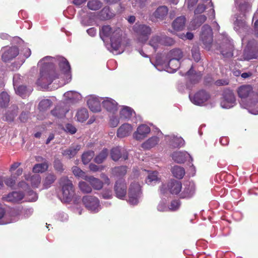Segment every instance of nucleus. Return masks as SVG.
<instances>
[{"mask_svg": "<svg viewBox=\"0 0 258 258\" xmlns=\"http://www.w3.org/2000/svg\"><path fill=\"white\" fill-rule=\"evenodd\" d=\"M80 149V145H75L71 146L69 149L63 150L62 154L63 156H66L69 158H72Z\"/></svg>", "mask_w": 258, "mask_h": 258, "instance_id": "nucleus-34", "label": "nucleus"}, {"mask_svg": "<svg viewBox=\"0 0 258 258\" xmlns=\"http://www.w3.org/2000/svg\"><path fill=\"white\" fill-rule=\"evenodd\" d=\"M103 107L110 113H115L118 109V104L113 99L109 97L104 98L102 101Z\"/></svg>", "mask_w": 258, "mask_h": 258, "instance_id": "nucleus-18", "label": "nucleus"}, {"mask_svg": "<svg viewBox=\"0 0 258 258\" xmlns=\"http://www.w3.org/2000/svg\"><path fill=\"white\" fill-rule=\"evenodd\" d=\"M142 195L140 185L137 182L132 183L128 189V203L132 205H137L140 202Z\"/></svg>", "mask_w": 258, "mask_h": 258, "instance_id": "nucleus-7", "label": "nucleus"}, {"mask_svg": "<svg viewBox=\"0 0 258 258\" xmlns=\"http://www.w3.org/2000/svg\"><path fill=\"white\" fill-rule=\"evenodd\" d=\"M30 180L32 187H38L40 183L41 178L39 175L36 174L31 176Z\"/></svg>", "mask_w": 258, "mask_h": 258, "instance_id": "nucleus-55", "label": "nucleus"}, {"mask_svg": "<svg viewBox=\"0 0 258 258\" xmlns=\"http://www.w3.org/2000/svg\"><path fill=\"white\" fill-rule=\"evenodd\" d=\"M56 179L54 174L49 173L47 174L43 180V186L45 188H49Z\"/></svg>", "mask_w": 258, "mask_h": 258, "instance_id": "nucleus-43", "label": "nucleus"}, {"mask_svg": "<svg viewBox=\"0 0 258 258\" xmlns=\"http://www.w3.org/2000/svg\"><path fill=\"white\" fill-rule=\"evenodd\" d=\"M114 15L108 7H104L100 12V17L101 19L106 20L111 18Z\"/></svg>", "mask_w": 258, "mask_h": 258, "instance_id": "nucleus-45", "label": "nucleus"}, {"mask_svg": "<svg viewBox=\"0 0 258 258\" xmlns=\"http://www.w3.org/2000/svg\"><path fill=\"white\" fill-rule=\"evenodd\" d=\"M236 104V98L232 91L227 90V109L231 108Z\"/></svg>", "mask_w": 258, "mask_h": 258, "instance_id": "nucleus-41", "label": "nucleus"}, {"mask_svg": "<svg viewBox=\"0 0 258 258\" xmlns=\"http://www.w3.org/2000/svg\"><path fill=\"white\" fill-rule=\"evenodd\" d=\"M18 107L17 106L13 105L9 108L5 116L6 120L8 121H12L14 118L16 116L18 113Z\"/></svg>", "mask_w": 258, "mask_h": 258, "instance_id": "nucleus-35", "label": "nucleus"}, {"mask_svg": "<svg viewBox=\"0 0 258 258\" xmlns=\"http://www.w3.org/2000/svg\"><path fill=\"white\" fill-rule=\"evenodd\" d=\"M27 196L29 202H35L38 199L37 194L31 190L27 191Z\"/></svg>", "mask_w": 258, "mask_h": 258, "instance_id": "nucleus-61", "label": "nucleus"}, {"mask_svg": "<svg viewBox=\"0 0 258 258\" xmlns=\"http://www.w3.org/2000/svg\"><path fill=\"white\" fill-rule=\"evenodd\" d=\"M59 184L61 190V200L66 203L71 201L75 195L72 181L67 176H63L60 178Z\"/></svg>", "mask_w": 258, "mask_h": 258, "instance_id": "nucleus-4", "label": "nucleus"}, {"mask_svg": "<svg viewBox=\"0 0 258 258\" xmlns=\"http://www.w3.org/2000/svg\"><path fill=\"white\" fill-rule=\"evenodd\" d=\"M213 33L211 26L204 25L200 34V40L203 43L205 48L209 50L213 42Z\"/></svg>", "mask_w": 258, "mask_h": 258, "instance_id": "nucleus-6", "label": "nucleus"}, {"mask_svg": "<svg viewBox=\"0 0 258 258\" xmlns=\"http://www.w3.org/2000/svg\"><path fill=\"white\" fill-rule=\"evenodd\" d=\"M72 170L74 174L76 177L82 178L85 180V178L88 177V176L86 175L85 173L77 166L73 167Z\"/></svg>", "mask_w": 258, "mask_h": 258, "instance_id": "nucleus-56", "label": "nucleus"}, {"mask_svg": "<svg viewBox=\"0 0 258 258\" xmlns=\"http://www.w3.org/2000/svg\"><path fill=\"white\" fill-rule=\"evenodd\" d=\"M160 139L157 136H153L145 142L142 145L141 147L145 150H149L155 147L159 142Z\"/></svg>", "mask_w": 258, "mask_h": 258, "instance_id": "nucleus-29", "label": "nucleus"}, {"mask_svg": "<svg viewBox=\"0 0 258 258\" xmlns=\"http://www.w3.org/2000/svg\"><path fill=\"white\" fill-rule=\"evenodd\" d=\"M20 219V212L16 209L7 211L0 203V224L5 225L15 222Z\"/></svg>", "mask_w": 258, "mask_h": 258, "instance_id": "nucleus-5", "label": "nucleus"}, {"mask_svg": "<svg viewBox=\"0 0 258 258\" xmlns=\"http://www.w3.org/2000/svg\"><path fill=\"white\" fill-rule=\"evenodd\" d=\"M3 51L2 58L5 62L12 60L19 54L18 49L16 47H5L3 48Z\"/></svg>", "mask_w": 258, "mask_h": 258, "instance_id": "nucleus-16", "label": "nucleus"}, {"mask_svg": "<svg viewBox=\"0 0 258 258\" xmlns=\"http://www.w3.org/2000/svg\"><path fill=\"white\" fill-rule=\"evenodd\" d=\"M108 154V150L106 149H104L98 155L95 157L94 161L98 164L102 163L107 157Z\"/></svg>", "mask_w": 258, "mask_h": 258, "instance_id": "nucleus-48", "label": "nucleus"}, {"mask_svg": "<svg viewBox=\"0 0 258 258\" xmlns=\"http://www.w3.org/2000/svg\"><path fill=\"white\" fill-rule=\"evenodd\" d=\"M48 169V164L46 162L42 163L36 164L33 168V171L34 173H42L45 172Z\"/></svg>", "mask_w": 258, "mask_h": 258, "instance_id": "nucleus-47", "label": "nucleus"}, {"mask_svg": "<svg viewBox=\"0 0 258 258\" xmlns=\"http://www.w3.org/2000/svg\"><path fill=\"white\" fill-rule=\"evenodd\" d=\"M151 132L150 126L146 124L139 125L133 133V138L137 141H141L146 138Z\"/></svg>", "mask_w": 258, "mask_h": 258, "instance_id": "nucleus-15", "label": "nucleus"}, {"mask_svg": "<svg viewBox=\"0 0 258 258\" xmlns=\"http://www.w3.org/2000/svg\"><path fill=\"white\" fill-rule=\"evenodd\" d=\"M85 180L89 182L91 187L94 189L100 190L103 187V182L99 179L93 176H88V177L85 178Z\"/></svg>", "mask_w": 258, "mask_h": 258, "instance_id": "nucleus-32", "label": "nucleus"}, {"mask_svg": "<svg viewBox=\"0 0 258 258\" xmlns=\"http://www.w3.org/2000/svg\"><path fill=\"white\" fill-rule=\"evenodd\" d=\"M207 20V16L205 15H195L193 19L190 21L189 26L190 29L196 30L202 25Z\"/></svg>", "mask_w": 258, "mask_h": 258, "instance_id": "nucleus-24", "label": "nucleus"}, {"mask_svg": "<svg viewBox=\"0 0 258 258\" xmlns=\"http://www.w3.org/2000/svg\"><path fill=\"white\" fill-rule=\"evenodd\" d=\"M10 101V96L6 92H3L0 94V106L6 107L8 105Z\"/></svg>", "mask_w": 258, "mask_h": 258, "instance_id": "nucleus-46", "label": "nucleus"}, {"mask_svg": "<svg viewBox=\"0 0 258 258\" xmlns=\"http://www.w3.org/2000/svg\"><path fill=\"white\" fill-rule=\"evenodd\" d=\"M180 205V203L178 200H174L168 206L169 211H175L179 209Z\"/></svg>", "mask_w": 258, "mask_h": 258, "instance_id": "nucleus-59", "label": "nucleus"}, {"mask_svg": "<svg viewBox=\"0 0 258 258\" xmlns=\"http://www.w3.org/2000/svg\"><path fill=\"white\" fill-rule=\"evenodd\" d=\"M24 197V194L21 191H13L8 195H4L2 200L4 202H11L13 203H19Z\"/></svg>", "mask_w": 258, "mask_h": 258, "instance_id": "nucleus-17", "label": "nucleus"}, {"mask_svg": "<svg viewBox=\"0 0 258 258\" xmlns=\"http://www.w3.org/2000/svg\"><path fill=\"white\" fill-rule=\"evenodd\" d=\"M14 89L16 94L21 96L23 98L29 95L33 90L32 88L30 87L27 88L26 86L22 85H19Z\"/></svg>", "mask_w": 258, "mask_h": 258, "instance_id": "nucleus-33", "label": "nucleus"}, {"mask_svg": "<svg viewBox=\"0 0 258 258\" xmlns=\"http://www.w3.org/2000/svg\"><path fill=\"white\" fill-rule=\"evenodd\" d=\"M113 172L114 174H115L117 176H120L124 175L126 172V168L125 166H120L115 167Z\"/></svg>", "mask_w": 258, "mask_h": 258, "instance_id": "nucleus-58", "label": "nucleus"}, {"mask_svg": "<svg viewBox=\"0 0 258 258\" xmlns=\"http://www.w3.org/2000/svg\"><path fill=\"white\" fill-rule=\"evenodd\" d=\"M104 98L94 95H91L87 97L88 107L93 112H99L101 110L102 101Z\"/></svg>", "mask_w": 258, "mask_h": 258, "instance_id": "nucleus-12", "label": "nucleus"}, {"mask_svg": "<svg viewBox=\"0 0 258 258\" xmlns=\"http://www.w3.org/2000/svg\"><path fill=\"white\" fill-rule=\"evenodd\" d=\"M64 131L71 134H74L77 131L76 128L72 124L68 123L64 128Z\"/></svg>", "mask_w": 258, "mask_h": 258, "instance_id": "nucleus-63", "label": "nucleus"}, {"mask_svg": "<svg viewBox=\"0 0 258 258\" xmlns=\"http://www.w3.org/2000/svg\"><path fill=\"white\" fill-rule=\"evenodd\" d=\"M133 8L137 11L144 8L147 4L148 0H131Z\"/></svg>", "mask_w": 258, "mask_h": 258, "instance_id": "nucleus-42", "label": "nucleus"}, {"mask_svg": "<svg viewBox=\"0 0 258 258\" xmlns=\"http://www.w3.org/2000/svg\"><path fill=\"white\" fill-rule=\"evenodd\" d=\"M5 184L10 187H12L15 184V178L14 177H5Z\"/></svg>", "mask_w": 258, "mask_h": 258, "instance_id": "nucleus-64", "label": "nucleus"}, {"mask_svg": "<svg viewBox=\"0 0 258 258\" xmlns=\"http://www.w3.org/2000/svg\"><path fill=\"white\" fill-rule=\"evenodd\" d=\"M165 140L170 146L173 148L182 147L184 144V141L182 138L174 135L166 136Z\"/></svg>", "mask_w": 258, "mask_h": 258, "instance_id": "nucleus-20", "label": "nucleus"}, {"mask_svg": "<svg viewBox=\"0 0 258 258\" xmlns=\"http://www.w3.org/2000/svg\"><path fill=\"white\" fill-rule=\"evenodd\" d=\"M183 56L182 51L180 49L176 48L170 50L166 57L180 60L183 57Z\"/></svg>", "mask_w": 258, "mask_h": 258, "instance_id": "nucleus-39", "label": "nucleus"}, {"mask_svg": "<svg viewBox=\"0 0 258 258\" xmlns=\"http://www.w3.org/2000/svg\"><path fill=\"white\" fill-rule=\"evenodd\" d=\"M133 131V126L128 123L121 125L117 129L116 136L119 138H124L130 136Z\"/></svg>", "mask_w": 258, "mask_h": 258, "instance_id": "nucleus-19", "label": "nucleus"}, {"mask_svg": "<svg viewBox=\"0 0 258 258\" xmlns=\"http://www.w3.org/2000/svg\"><path fill=\"white\" fill-rule=\"evenodd\" d=\"M186 22V18L184 16H180L176 18L172 23L173 29L177 31L182 30Z\"/></svg>", "mask_w": 258, "mask_h": 258, "instance_id": "nucleus-31", "label": "nucleus"}, {"mask_svg": "<svg viewBox=\"0 0 258 258\" xmlns=\"http://www.w3.org/2000/svg\"><path fill=\"white\" fill-rule=\"evenodd\" d=\"M161 36L159 35L153 36L149 41V45L152 47L155 50L162 45Z\"/></svg>", "mask_w": 258, "mask_h": 258, "instance_id": "nucleus-38", "label": "nucleus"}, {"mask_svg": "<svg viewBox=\"0 0 258 258\" xmlns=\"http://www.w3.org/2000/svg\"><path fill=\"white\" fill-rule=\"evenodd\" d=\"M168 8L165 6H161L157 8L151 16V19L152 21L154 19L157 20H163L167 15Z\"/></svg>", "mask_w": 258, "mask_h": 258, "instance_id": "nucleus-21", "label": "nucleus"}, {"mask_svg": "<svg viewBox=\"0 0 258 258\" xmlns=\"http://www.w3.org/2000/svg\"><path fill=\"white\" fill-rule=\"evenodd\" d=\"M239 10L242 12L245 13L251 9V5L248 2H244L239 5Z\"/></svg>", "mask_w": 258, "mask_h": 258, "instance_id": "nucleus-62", "label": "nucleus"}, {"mask_svg": "<svg viewBox=\"0 0 258 258\" xmlns=\"http://www.w3.org/2000/svg\"><path fill=\"white\" fill-rule=\"evenodd\" d=\"M189 98L193 104L201 106L209 100L210 95L207 92L204 90H200L194 94L190 93Z\"/></svg>", "mask_w": 258, "mask_h": 258, "instance_id": "nucleus-11", "label": "nucleus"}, {"mask_svg": "<svg viewBox=\"0 0 258 258\" xmlns=\"http://www.w3.org/2000/svg\"><path fill=\"white\" fill-rule=\"evenodd\" d=\"M180 60L178 59L167 58L158 56L156 57L155 63L154 64L155 68L159 71L163 70L173 73L179 67Z\"/></svg>", "mask_w": 258, "mask_h": 258, "instance_id": "nucleus-3", "label": "nucleus"}, {"mask_svg": "<svg viewBox=\"0 0 258 258\" xmlns=\"http://www.w3.org/2000/svg\"><path fill=\"white\" fill-rule=\"evenodd\" d=\"M182 187V184L180 181L172 180L168 185L163 184L160 190L161 194L163 195L167 194L168 191L172 195H177L181 192Z\"/></svg>", "mask_w": 258, "mask_h": 258, "instance_id": "nucleus-10", "label": "nucleus"}, {"mask_svg": "<svg viewBox=\"0 0 258 258\" xmlns=\"http://www.w3.org/2000/svg\"><path fill=\"white\" fill-rule=\"evenodd\" d=\"M52 105L51 101L49 99H44L39 104V108L41 111H44L48 109Z\"/></svg>", "mask_w": 258, "mask_h": 258, "instance_id": "nucleus-53", "label": "nucleus"}, {"mask_svg": "<svg viewBox=\"0 0 258 258\" xmlns=\"http://www.w3.org/2000/svg\"><path fill=\"white\" fill-rule=\"evenodd\" d=\"M116 196L120 199H123L126 194V186L124 181L119 180L116 181L114 186Z\"/></svg>", "mask_w": 258, "mask_h": 258, "instance_id": "nucleus-22", "label": "nucleus"}, {"mask_svg": "<svg viewBox=\"0 0 258 258\" xmlns=\"http://www.w3.org/2000/svg\"><path fill=\"white\" fill-rule=\"evenodd\" d=\"M38 67L40 74L36 84L42 88H46L54 81L61 86L71 80L70 66L63 57L46 56L39 61Z\"/></svg>", "mask_w": 258, "mask_h": 258, "instance_id": "nucleus-1", "label": "nucleus"}, {"mask_svg": "<svg viewBox=\"0 0 258 258\" xmlns=\"http://www.w3.org/2000/svg\"><path fill=\"white\" fill-rule=\"evenodd\" d=\"M94 156V152L92 151H88L84 152L82 156V160L84 164H88Z\"/></svg>", "mask_w": 258, "mask_h": 258, "instance_id": "nucleus-49", "label": "nucleus"}, {"mask_svg": "<svg viewBox=\"0 0 258 258\" xmlns=\"http://www.w3.org/2000/svg\"><path fill=\"white\" fill-rule=\"evenodd\" d=\"M157 210L159 212H164L169 211L168 207L167 206V201L165 199H162L157 206Z\"/></svg>", "mask_w": 258, "mask_h": 258, "instance_id": "nucleus-52", "label": "nucleus"}, {"mask_svg": "<svg viewBox=\"0 0 258 258\" xmlns=\"http://www.w3.org/2000/svg\"><path fill=\"white\" fill-rule=\"evenodd\" d=\"M111 156L114 161H117L122 158L124 160L127 159V154L126 152L120 147L113 148L111 151Z\"/></svg>", "mask_w": 258, "mask_h": 258, "instance_id": "nucleus-25", "label": "nucleus"}, {"mask_svg": "<svg viewBox=\"0 0 258 258\" xmlns=\"http://www.w3.org/2000/svg\"><path fill=\"white\" fill-rule=\"evenodd\" d=\"M111 115L109 116V123L111 127H116L119 123L120 120H122L119 117H117L115 115V113H110Z\"/></svg>", "mask_w": 258, "mask_h": 258, "instance_id": "nucleus-51", "label": "nucleus"}, {"mask_svg": "<svg viewBox=\"0 0 258 258\" xmlns=\"http://www.w3.org/2000/svg\"><path fill=\"white\" fill-rule=\"evenodd\" d=\"M69 110L68 106L64 103L60 104L55 107V108L51 111L52 114L58 118H62L65 116L66 114Z\"/></svg>", "mask_w": 258, "mask_h": 258, "instance_id": "nucleus-26", "label": "nucleus"}, {"mask_svg": "<svg viewBox=\"0 0 258 258\" xmlns=\"http://www.w3.org/2000/svg\"><path fill=\"white\" fill-rule=\"evenodd\" d=\"M65 100L72 103H75L82 99L81 95L76 91H70L63 94Z\"/></svg>", "mask_w": 258, "mask_h": 258, "instance_id": "nucleus-27", "label": "nucleus"}, {"mask_svg": "<svg viewBox=\"0 0 258 258\" xmlns=\"http://www.w3.org/2000/svg\"><path fill=\"white\" fill-rule=\"evenodd\" d=\"M173 160L179 164L184 163L188 158H191L190 155L186 151H176L171 155Z\"/></svg>", "mask_w": 258, "mask_h": 258, "instance_id": "nucleus-23", "label": "nucleus"}, {"mask_svg": "<svg viewBox=\"0 0 258 258\" xmlns=\"http://www.w3.org/2000/svg\"><path fill=\"white\" fill-rule=\"evenodd\" d=\"M173 175L178 179H181L185 175L184 169L179 166H174L171 169Z\"/></svg>", "mask_w": 258, "mask_h": 258, "instance_id": "nucleus-40", "label": "nucleus"}, {"mask_svg": "<svg viewBox=\"0 0 258 258\" xmlns=\"http://www.w3.org/2000/svg\"><path fill=\"white\" fill-rule=\"evenodd\" d=\"M82 202L85 207L92 213H97L101 209L99 200L92 196H85L82 198Z\"/></svg>", "mask_w": 258, "mask_h": 258, "instance_id": "nucleus-9", "label": "nucleus"}, {"mask_svg": "<svg viewBox=\"0 0 258 258\" xmlns=\"http://www.w3.org/2000/svg\"><path fill=\"white\" fill-rule=\"evenodd\" d=\"M77 120L80 122L85 121L89 117V113L86 108H82L79 109L75 115Z\"/></svg>", "mask_w": 258, "mask_h": 258, "instance_id": "nucleus-37", "label": "nucleus"}, {"mask_svg": "<svg viewBox=\"0 0 258 258\" xmlns=\"http://www.w3.org/2000/svg\"><path fill=\"white\" fill-rule=\"evenodd\" d=\"M192 56L196 61H199L201 58L199 48L198 46H194L191 49Z\"/></svg>", "mask_w": 258, "mask_h": 258, "instance_id": "nucleus-57", "label": "nucleus"}, {"mask_svg": "<svg viewBox=\"0 0 258 258\" xmlns=\"http://www.w3.org/2000/svg\"><path fill=\"white\" fill-rule=\"evenodd\" d=\"M133 30L136 34L138 40L141 42H145L151 34V28L148 25L136 23L133 27Z\"/></svg>", "mask_w": 258, "mask_h": 258, "instance_id": "nucleus-8", "label": "nucleus"}, {"mask_svg": "<svg viewBox=\"0 0 258 258\" xmlns=\"http://www.w3.org/2000/svg\"><path fill=\"white\" fill-rule=\"evenodd\" d=\"M162 38V45H171L174 41L173 39L170 37H167L165 35H161Z\"/></svg>", "mask_w": 258, "mask_h": 258, "instance_id": "nucleus-60", "label": "nucleus"}, {"mask_svg": "<svg viewBox=\"0 0 258 258\" xmlns=\"http://www.w3.org/2000/svg\"><path fill=\"white\" fill-rule=\"evenodd\" d=\"M160 178L158 177V173L157 171L149 172L146 180V182L148 185H154L160 182Z\"/></svg>", "mask_w": 258, "mask_h": 258, "instance_id": "nucleus-36", "label": "nucleus"}, {"mask_svg": "<svg viewBox=\"0 0 258 258\" xmlns=\"http://www.w3.org/2000/svg\"><path fill=\"white\" fill-rule=\"evenodd\" d=\"M135 114V111L130 107L123 106L120 109L119 116L122 120H128Z\"/></svg>", "mask_w": 258, "mask_h": 258, "instance_id": "nucleus-28", "label": "nucleus"}, {"mask_svg": "<svg viewBox=\"0 0 258 258\" xmlns=\"http://www.w3.org/2000/svg\"><path fill=\"white\" fill-rule=\"evenodd\" d=\"M179 195L180 198L189 199L192 197L196 191L195 183L192 181H187L183 183V187Z\"/></svg>", "mask_w": 258, "mask_h": 258, "instance_id": "nucleus-13", "label": "nucleus"}, {"mask_svg": "<svg viewBox=\"0 0 258 258\" xmlns=\"http://www.w3.org/2000/svg\"><path fill=\"white\" fill-rule=\"evenodd\" d=\"M79 187L83 193H90L92 190V187L85 181L79 182Z\"/></svg>", "mask_w": 258, "mask_h": 258, "instance_id": "nucleus-50", "label": "nucleus"}, {"mask_svg": "<svg viewBox=\"0 0 258 258\" xmlns=\"http://www.w3.org/2000/svg\"><path fill=\"white\" fill-rule=\"evenodd\" d=\"M121 35L120 29H112L108 25L103 26L100 30V36L104 42L109 38L110 44L107 48L115 54L121 53L124 51Z\"/></svg>", "mask_w": 258, "mask_h": 258, "instance_id": "nucleus-2", "label": "nucleus"}, {"mask_svg": "<svg viewBox=\"0 0 258 258\" xmlns=\"http://www.w3.org/2000/svg\"><path fill=\"white\" fill-rule=\"evenodd\" d=\"M102 3L99 0H89L87 4L88 8L92 11H96L100 9Z\"/></svg>", "mask_w": 258, "mask_h": 258, "instance_id": "nucleus-44", "label": "nucleus"}, {"mask_svg": "<svg viewBox=\"0 0 258 258\" xmlns=\"http://www.w3.org/2000/svg\"><path fill=\"white\" fill-rule=\"evenodd\" d=\"M31 105L30 104H27L24 105V108L26 111H23L21 113L19 119L21 122H25L27 121L28 118V110L30 109Z\"/></svg>", "mask_w": 258, "mask_h": 258, "instance_id": "nucleus-54", "label": "nucleus"}, {"mask_svg": "<svg viewBox=\"0 0 258 258\" xmlns=\"http://www.w3.org/2000/svg\"><path fill=\"white\" fill-rule=\"evenodd\" d=\"M253 92V87L251 85H242L237 90L238 95L241 98H246Z\"/></svg>", "mask_w": 258, "mask_h": 258, "instance_id": "nucleus-30", "label": "nucleus"}, {"mask_svg": "<svg viewBox=\"0 0 258 258\" xmlns=\"http://www.w3.org/2000/svg\"><path fill=\"white\" fill-rule=\"evenodd\" d=\"M210 8L207 11H206L207 13V16L209 17V19H213L215 18V11L213 9V4L211 2H210L207 4L200 3L198 4L197 7L195 10L194 14L199 15L204 13L206 9Z\"/></svg>", "mask_w": 258, "mask_h": 258, "instance_id": "nucleus-14", "label": "nucleus"}]
</instances>
